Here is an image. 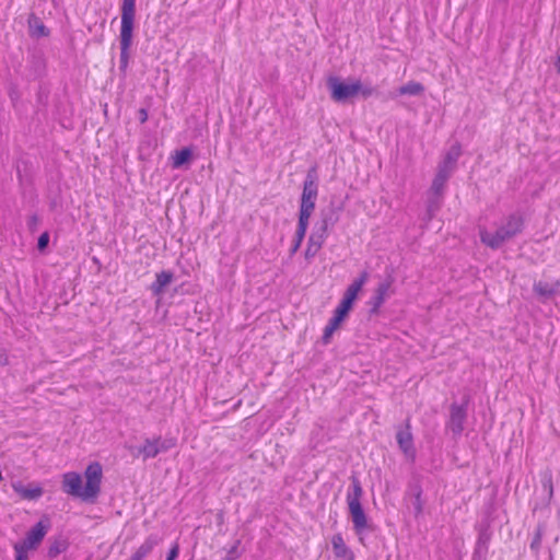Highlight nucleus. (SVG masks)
Segmentation results:
<instances>
[{"label": "nucleus", "mask_w": 560, "mask_h": 560, "mask_svg": "<svg viewBox=\"0 0 560 560\" xmlns=\"http://www.w3.org/2000/svg\"><path fill=\"white\" fill-rule=\"evenodd\" d=\"M102 479V465L92 462L86 466L83 477L77 471L65 472L61 476V489L68 495L94 502L101 492Z\"/></svg>", "instance_id": "1"}, {"label": "nucleus", "mask_w": 560, "mask_h": 560, "mask_svg": "<svg viewBox=\"0 0 560 560\" xmlns=\"http://www.w3.org/2000/svg\"><path fill=\"white\" fill-rule=\"evenodd\" d=\"M523 219L520 215H511L494 232L486 229L479 230V236L482 244L492 249H497L505 242L520 234L523 230Z\"/></svg>", "instance_id": "2"}, {"label": "nucleus", "mask_w": 560, "mask_h": 560, "mask_svg": "<svg viewBox=\"0 0 560 560\" xmlns=\"http://www.w3.org/2000/svg\"><path fill=\"white\" fill-rule=\"evenodd\" d=\"M120 19V62L125 68L128 65L129 49L132 45L136 20V0H122Z\"/></svg>", "instance_id": "3"}, {"label": "nucleus", "mask_w": 560, "mask_h": 560, "mask_svg": "<svg viewBox=\"0 0 560 560\" xmlns=\"http://www.w3.org/2000/svg\"><path fill=\"white\" fill-rule=\"evenodd\" d=\"M317 197V177L314 171H310L303 182V189L299 209V223L308 225L310 219L315 210Z\"/></svg>", "instance_id": "4"}, {"label": "nucleus", "mask_w": 560, "mask_h": 560, "mask_svg": "<svg viewBox=\"0 0 560 560\" xmlns=\"http://www.w3.org/2000/svg\"><path fill=\"white\" fill-rule=\"evenodd\" d=\"M328 85L331 98L336 102H345L359 94L363 97H369L373 94V89L371 86H363L360 80L343 82L335 78L329 80Z\"/></svg>", "instance_id": "5"}, {"label": "nucleus", "mask_w": 560, "mask_h": 560, "mask_svg": "<svg viewBox=\"0 0 560 560\" xmlns=\"http://www.w3.org/2000/svg\"><path fill=\"white\" fill-rule=\"evenodd\" d=\"M362 494L363 490L360 481L357 478H352V491L347 495V503L353 523V528L357 534H361L368 528V517L361 505Z\"/></svg>", "instance_id": "6"}, {"label": "nucleus", "mask_w": 560, "mask_h": 560, "mask_svg": "<svg viewBox=\"0 0 560 560\" xmlns=\"http://www.w3.org/2000/svg\"><path fill=\"white\" fill-rule=\"evenodd\" d=\"M48 522L39 521L26 534L22 542L14 545V553L28 555V551L36 550L48 532Z\"/></svg>", "instance_id": "7"}, {"label": "nucleus", "mask_w": 560, "mask_h": 560, "mask_svg": "<svg viewBox=\"0 0 560 560\" xmlns=\"http://www.w3.org/2000/svg\"><path fill=\"white\" fill-rule=\"evenodd\" d=\"M369 279V273L363 271L357 277L346 289L343 292L342 299L339 304L347 306L352 310L355 300L358 299L360 292L362 291L364 284Z\"/></svg>", "instance_id": "8"}, {"label": "nucleus", "mask_w": 560, "mask_h": 560, "mask_svg": "<svg viewBox=\"0 0 560 560\" xmlns=\"http://www.w3.org/2000/svg\"><path fill=\"white\" fill-rule=\"evenodd\" d=\"M396 440L399 448L404 455L410 459H415L416 451L413 446V436L411 433L410 424L407 422L406 425L399 429L396 433Z\"/></svg>", "instance_id": "9"}, {"label": "nucleus", "mask_w": 560, "mask_h": 560, "mask_svg": "<svg viewBox=\"0 0 560 560\" xmlns=\"http://www.w3.org/2000/svg\"><path fill=\"white\" fill-rule=\"evenodd\" d=\"M175 445V440L171 439L162 442L160 438L154 440H145L143 445L140 447L139 452L142 454L143 458H153L160 452L166 451Z\"/></svg>", "instance_id": "10"}, {"label": "nucleus", "mask_w": 560, "mask_h": 560, "mask_svg": "<svg viewBox=\"0 0 560 560\" xmlns=\"http://www.w3.org/2000/svg\"><path fill=\"white\" fill-rule=\"evenodd\" d=\"M14 492L23 500H37L39 499L44 490L38 483H30L24 486L22 482L16 481L11 485Z\"/></svg>", "instance_id": "11"}, {"label": "nucleus", "mask_w": 560, "mask_h": 560, "mask_svg": "<svg viewBox=\"0 0 560 560\" xmlns=\"http://www.w3.org/2000/svg\"><path fill=\"white\" fill-rule=\"evenodd\" d=\"M326 238V226H323L319 233H312L307 240L304 256L307 260L312 259L323 247Z\"/></svg>", "instance_id": "12"}, {"label": "nucleus", "mask_w": 560, "mask_h": 560, "mask_svg": "<svg viewBox=\"0 0 560 560\" xmlns=\"http://www.w3.org/2000/svg\"><path fill=\"white\" fill-rule=\"evenodd\" d=\"M392 288V280H385L377 284L374 295L371 300L372 308L371 312L377 314L381 306L384 304L386 299L389 295V291Z\"/></svg>", "instance_id": "13"}, {"label": "nucleus", "mask_w": 560, "mask_h": 560, "mask_svg": "<svg viewBox=\"0 0 560 560\" xmlns=\"http://www.w3.org/2000/svg\"><path fill=\"white\" fill-rule=\"evenodd\" d=\"M465 418L466 409L463 406L452 405L448 428L454 434L458 435L462 433Z\"/></svg>", "instance_id": "14"}, {"label": "nucleus", "mask_w": 560, "mask_h": 560, "mask_svg": "<svg viewBox=\"0 0 560 560\" xmlns=\"http://www.w3.org/2000/svg\"><path fill=\"white\" fill-rule=\"evenodd\" d=\"M331 547L337 560H354L353 551L346 545L340 534L331 537Z\"/></svg>", "instance_id": "15"}, {"label": "nucleus", "mask_w": 560, "mask_h": 560, "mask_svg": "<svg viewBox=\"0 0 560 560\" xmlns=\"http://www.w3.org/2000/svg\"><path fill=\"white\" fill-rule=\"evenodd\" d=\"M460 153V147L458 144L453 145L444 155L442 162L438 166V170L452 174L453 171L455 170Z\"/></svg>", "instance_id": "16"}, {"label": "nucleus", "mask_w": 560, "mask_h": 560, "mask_svg": "<svg viewBox=\"0 0 560 560\" xmlns=\"http://www.w3.org/2000/svg\"><path fill=\"white\" fill-rule=\"evenodd\" d=\"M159 544V538L154 535H150L137 548L128 560H143Z\"/></svg>", "instance_id": "17"}, {"label": "nucleus", "mask_w": 560, "mask_h": 560, "mask_svg": "<svg viewBox=\"0 0 560 560\" xmlns=\"http://www.w3.org/2000/svg\"><path fill=\"white\" fill-rule=\"evenodd\" d=\"M451 174L445 173L444 171L436 170V174L432 180L430 192L436 197H441L443 195L446 182L448 180Z\"/></svg>", "instance_id": "18"}, {"label": "nucleus", "mask_w": 560, "mask_h": 560, "mask_svg": "<svg viewBox=\"0 0 560 560\" xmlns=\"http://www.w3.org/2000/svg\"><path fill=\"white\" fill-rule=\"evenodd\" d=\"M173 281V273L170 271H161L156 275L155 281L151 285L154 294L159 295L163 292L164 288Z\"/></svg>", "instance_id": "19"}, {"label": "nucleus", "mask_w": 560, "mask_h": 560, "mask_svg": "<svg viewBox=\"0 0 560 560\" xmlns=\"http://www.w3.org/2000/svg\"><path fill=\"white\" fill-rule=\"evenodd\" d=\"M192 151L189 148H184L182 150L175 151L171 155V162L173 168H179L184 164L188 163L191 160Z\"/></svg>", "instance_id": "20"}, {"label": "nucleus", "mask_w": 560, "mask_h": 560, "mask_svg": "<svg viewBox=\"0 0 560 560\" xmlns=\"http://www.w3.org/2000/svg\"><path fill=\"white\" fill-rule=\"evenodd\" d=\"M342 324H343L342 320H340L339 318H337L336 316L332 315V317L329 319L328 324L324 328L323 337H322V342L324 345H328L330 342L331 338H332V335L338 329H340Z\"/></svg>", "instance_id": "21"}, {"label": "nucleus", "mask_w": 560, "mask_h": 560, "mask_svg": "<svg viewBox=\"0 0 560 560\" xmlns=\"http://www.w3.org/2000/svg\"><path fill=\"white\" fill-rule=\"evenodd\" d=\"M308 225L302 224L298 222V228L295 231L294 240L292 242V246L290 248V254L294 255L301 247V244L305 237Z\"/></svg>", "instance_id": "22"}, {"label": "nucleus", "mask_w": 560, "mask_h": 560, "mask_svg": "<svg viewBox=\"0 0 560 560\" xmlns=\"http://www.w3.org/2000/svg\"><path fill=\"white\" fill-rule=\"evenodd\" d=\"M424 91V88L421 83L416 81H410L404 85H401L398 90L401 95H420Z\"/></svg>", "instance_id": "23"}, {"label": "nucleus", "mask_w": 560, "mask_h": 560, "mask_svg": "<svg viewBox=\"0 0 560 560\" xmlns=\"http://www.w3.org/2000/svg\"><path fill=\"white\" fill-rule=\"evenodd\" d=\"M30 24V34L34 37H44L48 35V31L46 26L38 20L32 19L28 22Z\"/></svg>", "instance_id": "24"}, {"label": "nucleus", "mask_w": 560, "mask_h": 560, "mask_svg": "<svg viewBox=\"0 0 560 560\" xmlns=\"http://www.w3.org/2000/svg\"><path fill=\"white\" fill-rule=\"evenodd\" d=\"M67 549V544L61 540H57L50 545L48 548V557L56 558L58 555L65 552Z\"/></svg>", "instance_id": "25"}, {"label": "nucleus", "mask_w": 560, "mask_h": 560, "mask_svg": "<svg viewBox=\"0 0 560 560\" xmlns=\"http://www.w3.org/2000/svg\"><path fill=\"white\" fill-rule=\"evenodd\" d=\"M351 312V308L343 306L341 304H338L337 307L334 311V316L339 318L340 320L345 322L348 317L349 313Z\"/></svg>", "instance_id": "26"}, {"label": "nucleus", "mask_w": 560, "mask_h": 560, "mask_svg": "<svg viewBox=\"0 0 560 560\" xmlns=\"http://www.w3.org/2000/svg\"><path fill=\"white\" fill-rule=\"evenodd\" d=\"M534 291L542 296H550L553 292V290L548 287L547 284H544L542 282H538L534 285Z\"/></svg>", "instance_id": "27"}, {"label": "nucleus", "mask_w": 560, "mask_h": 560, "mask_svg": "<svg viewBox=\"0 0 560 560\" xmlns=\"http://www.w3.org/2000/svg\"><path fill=\"white\" fill-rule=\"evenodd\" d=\"M49 243V235L47 232H44L43 234H40V236L38 237V242H37V247L39 250H43L47 247Z\"/></svg>", "instance_id": "28"}, {"label": "nucleus", "mask_w": 560, "mask_h": 560, "mask_svg": "<svg viewBox=\"0 0 560 560\" xmlns=\"http://www.w3.org/2000/svg\"><path fill=\"white\" fill-rule=\"evenodd\" d=\"M178 552H179V546H178V544H174L167 555L166 560H175L178 556Z\"/></svg>", "instance_id": "29"}, {"label": "nucleus", "mask_w": 560, "mask_h": 560, "mask_svg": "<svg viewBox=\"0 0 560 560\" xmlns=\"http://www.w3.org/2000/svg\"><path fill=\"white\" fill-rule=\"evenodd\" d=\"M7 362H8L7 354L2 350H0V365L7 364Z\"/></svg>", "instance_id": "30"}, {"label": "nucleus", "mask_w": 560, "mask_h": 560, "mask_svg": "<svg viewBox=\"0 0 560 560\" xmlns=\"http://www.w3.org/2000/svg\"><path fill=\"white\" fill-rule=\"evenodd\" d=\"M139 113H140V120H141V122L147 121V119H148V113H147V110H145V109H140V112H139Z\"/></svg>", "instance_id": "31"}, {"label": "nucleus", "mask_w": 560, "mask_h": 560, "mask_svg": "<svg viewBox=\"0 0 560 560\" xmlns=\"http://www.w3.org/2000/svg\"><path fill=\"white\" fill-rule=\"evenodd\" d=\"M229 553H230V556H231L233 559L237 558V557H238V555H237V548H236V546H235V547H233V548L230 550V552H229Z\"/></svg>", "instance_id": "32"}, {"label": "nucleus", "mask_w": 560, "mask_h": 560, "mask_svg": "<svg viewBox=\"0 0 560 560\" xmlns=\"http://www.w3.org/2000/svg\"><path fill=\"white\" fill-rule=\"evenodd\" d=\"M15 560H28V555L15 553Z\"/></svg>", "instance_id": "33"}]
</instances>
